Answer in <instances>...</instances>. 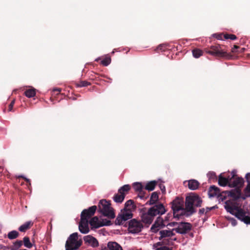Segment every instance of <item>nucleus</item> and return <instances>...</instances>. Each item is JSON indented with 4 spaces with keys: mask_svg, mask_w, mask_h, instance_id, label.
Listing matches in <instances>:
<instances>
[{
    "mask_svg": "<svg viewBox=\"0 0 250 250\" xmlns=\"http://www.w3.org/2000/svg\"><path fill=\"white\" fill-rule=\"evenodd\" d=\"M224 207L228 212L234 215L239 220L247 225H250L249 212L239 207L235 201H227Z\"/></svg>",
    "mask_w": 250,
    "mask_h": 250,
    "instance_id": "1",
    "label": "nucleus"
},
{
    "mask_svg": "<svg viewBox=\"0 0 250 250\" xmlns=\"http://www.w3.org/2000/svg\"><path fill=\"white\" fill-rule=\"evenodd\" d=\"M173 231V229L171 230L163 229L159 231V234L160 236L159 239L162 240V241L156 243L154 244V246H161L162 244L169 246L173 245V241L176 240V238H172V237L175 235Z\"/></svg>",
    "mask_w": 250,
    "mask_h": 250,
    "instance_id": "2",
    "label": "nucleus"
},
{
    "mask_svg": "<svg viewBox=\"0 0 250 250\" xmlns=\"http://www.w3.org/2000/svg\"><path fill=\"white\" fill-rule=\"evenodd\" d=\"M98 211L110 219H113L115 216L113 208L111 207L110 202L105 199L100 201L98 205Z\"/></svg>",
    "mask_w": 250,
    "mask_h": 250,
    "instance_id": "3",
    "label": "nucleus"
},
{
    "mask_svg": "<svg viewBox=\"0 0 250 250\" xmlns=\"http://www.w3.org/2000/svg\"><path fill=\"white\" fill-rule=\"evenodd\" d=\"M184 198L177 197L171 203V208L174 218H179L185 213Z\"/></svg>",
    "mask_w": 250,
    "mask_h": 250,
    "instance_id": "4",
    "label": "nucleus"
},
{
    "mask_svg": "<svg viewBox=\"0 0 250 250\" xmlns=\"http://www.w3.org/2000/svg\"><path fill=\"white\" fill-rule=\"evenodd\" d=\"M78 234L75 232L71 234L65 243L66 250H77L81 246L82 240H78Z\"/></svg>",
    "mask_w": 250,
    "mask_h": 250,
    "instance_id": "5",
    "label": "nucleus"
},
{
    "mask_svg": "<svg viewBox=\"0 0 250 250\" xmlns=\"http://www.w3.org/2000/svg\"><path fill=\"white\" fill-rule=\"evenodd\" d=\"M205 50L207 53L216 57H226L227 54L218 44L212 45L210 46L209 49L206 48Z\"/></svg>",
    "mask_w": 250,
    "mask_h": 250,
    "instance_id": "6",
    "label": "nucleus"
},
{
    "mask_svg": "<svg viewBox=\"0 0 250 250\" xmlns=\"http://www.w3.org/2000/svg\"><path fill=\"white\" fill-rule=\"evenodd\" d=\"M132 216V211L123 209L121 210V212L115 219V224L118 225H122L124 224V222L131 218Z\"/></svg>",
    "mask_w": 250,
    "mask_h": 250,
    "instance_id": "7",
    "label": "nucleus"
},
{
    "mask_svg": "<svg viewBox=\"0 0 250 250\" xmlns=\"http://www.w3.org/2000/svg\"><path fill=\"white\" fill-rule=\"evenodd\" d=\"M143 228L142 223L135 219L131 220L128 224V229L131 233H138L141 231Z\"/></svg>",
    "mask_w": 250,
    "mask_h": 250,
    "instance_id": "8",
    "label": "nucleus"
},
{
    "mask_svg": "<svg viewBox=\"0 0 250 250\" xmlns=\"http://www.w3.org/2000/svg\"><path fill=\"white\" fill-rule=\"evenodd\" d=\"M148 210L149 211V213L153 215L154 218L157 215H162L166 212L165 207L161 203L154 205Z\"/></svg>",
    "mask_w": 250,
    "mask_h": 250,
    "instance_id": "9",
    "label": "nucleus"
},
{
    "mask_svg": "<svg viewBox=\"0 0 250 250\" xmlns=\"http://www.w3.org/2000/svg\"><path fill=\"white\" fill-rule=\"evenodd\" d=\"M192 225L189 223L181 222L177 227L173 229L177 233L186 234L191 229Z\"/></svg>",
    "mask_w": 250,
    "mask_h": 250,
    "instance_id": "10",
    "label": "nucleus"
},
{
    "mask_svg": "<svg viewBox=\"0 0 250 250\" xmlns=\"http://www.w3.org/2000/svg\"><path fill=\"white\" fill-rule=\"evenodd\" d=\"M229 178V187L238 188L243 187L244 182L243 178L237 177L234 173H232V176Z\"/></svg>",
    "mask_w": 250,
    "mask_h": 250,
    "instance_id": "11",
    "label": "nucleus"
},
{
    "mask_svg": "<svg viewBox=\"0 0 250 250\" xmlns=\"http://www.w3.org/2000/svg\"><path fill=\"white\" fill-rule=\"evenodd\" d=\"M194 200L191 195L187 196L186 198L185 211L189 212L190 214H192L196 212V210L194 207Z\"/></svg>",
    "mask_w": 250,
    "mask_h": 250,
    "instance_id": "12",
    "label": "nucleus"
},
{
    "mask_svg": "<svg viewBox=\"0 0 250 250\" xmlns=\"http://www.w3.org/2000/svg\"><path fill=\"white\" fill-rule=\"evenodd\" d=\"M97 207L96 206H93L88 209H83L81 214V218L83 220L91 218L95 213Z\"/></svg>",
    "mask_w": 250,
    "mask_h": 250,
    "instance_id": "13",
    "label": "nucleus"
},
{
    "mask_svg": "<svg viewBox=\"0 0 250 250\" xmlns=\"http://www.w3.org/2000/svg\"><path fill=\"white\" fill-rule=\"evenodd\" d=\"M223 193L224 192L220 193V189L215 186H211L209 188L208 194L210 197L217 196L220 197V199L223 200L225 199V196L223 195ZM224 193H226V192H225Z\"/></svg>",
    "mask_w": 250,
    "mask_h": 250,
    "instance_id": "14",
    "label": "nucleus"
},
{
    "mask_svg": "<svg viewBox=\"0 0 250 250\" xmlns=\"http://www.w3.org/2000/svg\"><path fill=\"white\" fill-rule=\"evenodd\" d=\"M166 226L164 221L161 217H158L155 221L154 224L151 227V231L152 232L156 233L159 231L160 229L163 228Z\"/></svg>",
    "mask_w": 250,
    "mask_h": 250,
    "instance_id": "15",
    "label": "nucleus"
},
{
    "mask_svg": "<svg viewBox=\"0 0 250 250\" xmlns=\"http://www.w3.org/2000/svg\"><path fill=\"white\" fill-rule=\"evenodd\" d=\"M79 229L82 233L86 234L89 231L88 228V221L87 219H82L81 218V221L79 225Z\"/></svg>",
    "mask_w": 250,
    "mask_h": 250,
    "instance_id": "16",
    "label": "nucleus"
},
{
    "mask_svg": "<svg viewBox=\"0 0 250 250\" xmlns=\"http://www.w3.org/2000/svg\"><path fill=\"white\" fill-rule=\"evenodd\" d=\"M83 240L85 243L90 245L93 248L97 247L99 245V243L97 239L91 235L84 236Z\"/></svg>",
    "mask_w": 250,
    "mask_h": 250,
    "instance_id": "17",
    "label": "nucleus"
},
{
    "mask_svg": "<svg viewBox=\"0 0 250 250\" xmlns=\"http://www.w3.org/2000/svg\"><path fill=\"white\" fill-rule=\"evenodd\" d=\"M142 221L147 225H150L152 222L154 217L149 211L148 210L147 212L143 213L141 216Z\"/></svg>",
    "mask_w": 250,
    "mask_h": 250,
    "instance_id": "18",
    "label": "nucleus"
},
{
    "mask_svg": "<svg viewBox=\"0 0 250 250\" xmlns=\"http://www.w3.org/2000/svg\"><path fill=\"white\" fill-rule=\"evenodd\" d=\"M91 228H98L103 226L102 222L99 221V218L97 216L93 217L89 221Z\"/></svg>",
    "mask_w": 250,
    "mask_h": 250,
    "instance_id": "19",
    "label": "nucleus"
},
{
    "mask_svg": "<svg viewBox=\"0 0 250 250\" xmlns=\"http://www.w3.org/2000/svg\"><path fill=\"white\" fill-rule=\"evenodd\" d=\"M230 177H224L222 174H221L218 177V184L220 186L225 187L227 185H229Z\"/></svg>",
    "mask_w": 250,
    "mask_h": 250,
    "instance_id": "20",
    "label": "nucleus"
},
{
    "mask_svg": "<svg viewBox=\"0 0 250 250\" xmlns=\"http://www.w3.org/2000/svg\"><path fill=\"white\" fill-rule=\"evenodd\" d=\"M136 208L134 201L132 200H129L125 202L124 209L132 211Z\"/></svg>",
    "mask_w": 250,
    "mask_h": 250,
    "instance_id": "21",
    "label": "nucleus"
},
{
    "mask_svg": "<svg viewBox=\"0 0 250 250\" xmlns=\"http://www.w3.org/2000/svg\"><path fill=\"white\" fill-rule=\"evenodd\" d=\"M199 186V183L196 180H190L188 181V187L191 190L197 189Z\"/></svg>",
    "mask_w": 250,
    "mask_h": 250,
    "instance_id": "22",
    "label": "nucleus"
},
{
    "mask_svg": "<svg viewBox=\"0 0 250 250\" xmlns=\"http://www.w3.org/2000/svg\"><path fill=\"white\" fill-rule=\"evenodd\" d=\"M33 225V223L32 221L26 222L19 228V230L21 232H25L30 229Z\"/></svg>",
    "mask_w": 250,
    "mask_h": 250,
    "instance_id": "23",
    "label": "nucleus"
},
{
    "mask_svg": "<svg viewBox=\"0 0 250 250\" xmlns=\"http://www.w3.org/2000/svg\"><path fill=\"white\" fill-rule=\"evenodd\" d=\"M125 198V194L119 193V191L117 194H115L113 197V200L117 203H121L123 202Z\"/></svg>",
    "mask_w": 250,
    "mask_h": 250,
    "instance_id": "24",
    "label": "nucleus"
},
{
    "mask_svg": "<svg viewBox=\"0 0 250 250\" xmlns=\"http://www.w3.org/2000/svg\"><path fill=\"white\" fill-rule=\"evenodd\" d=\"M107 247L109 250H123L122 247L115 242H109Z\"/></svg>",
    "mask_w": 250,
    "mask_h": 250,
    "instance_id": "25",
    "label": "nucleus"
},
{
    "mask_svg": "<svg viewBox=\"0 0 250 250\" xmlns=\"http://www.w3.org/2000/svg\"><path fill=\"white\" fill-rule=\"evenodd\" d=\"M157 182L156 181H151L147 183L145 186V189L148 191H152L154 189Z\"/></svg>",
    "mask_w": 250,
    "mask_h": 250,
    "instance_id": "26",
    "label": "nucleus"
},
{
    "mask_svg": "<svg viewBox=\"0 0 250 250\" xmlns=\"http://www.w3.org/2000/svg\"><path fill=\"white\" fill-rule=\"evenodd\" d=\"M229 195H230V196L233 198L238 199L240 197L241 195V190L237 188L234 190H231L229 192Z\"/></svg>",
    "mask_w": 250,
    "mask_h": 250,
    "instance_id": "27",
    "label": "nucleus"
},
{
    "mask_svg": "<svg viewBox=\"0 0 250 250\" xmlns=\"http://www.w3.org/2000/svg\"><path fill=\"white\" fill-rule=\"evenodd\" d=\"M192 198L194 200V206L196 207H200L201 206L202 200L198 195H191Z\"/></svg>",
    "mask_w": 250,
    "mask_h": 250,
    "instance_id": "28",
    "label": "nucleus"
},
{
    "mask_svg": "<svg viewBox=\"0 0 250 250\" xmlns=\"http://www.w3.org/2000/svg\"><path fill=\"white\" fill-rule=\"evenodd\" d=\"M158 194L157 192H153L150 196L149 201H148L149 205L154 204L158 200Z\"/></svg>",
    "mask_w": 250,
    "mask_h": 250,
    "instance_id": "29",
    "label": "nucleus"
},
{
    "mask_svg": "<svg viewBox=\"0 0 250 250\" xmlns=\"http://www.w3.org/2000/svg\"><path fill=\"white\" fill-rule=\"evenodd\" d=\"M22 245V241L21 240H17L13 245L10 246V249L11 250H18V249Z\"/></svg>",
    "mask_w": 250,
    "mask_h": 250,
    "instance_id": "30",
    "label": "nucleus"
},
{
    "mask_svg": "<svg viewBox=\"0 0 250 250\" xmlns=\"http://www.w3.org/2000/svg\"><path fill=\"white\" fill-rule=\"evenodd\" d=\"M130 188V186L129 185H125L120 188L118 191L119 193H123L125 194H125L128 193Z\"/></svg>",
    "mask_w": 250,
    "mask_h": 250,
    "instance_id": "31",
    "label": "nucleus"
},
{
    "mask_svg": "<svg viewBox=\"0 0 250 250\" xmlns=\"http://www.w3.org/2000/svg\"><path fill=\"white\" fill-rule=\"evenodd\" d=\"M24 95L28 98H32L36 95V89L30 88L27 89L24 92Z\"/></svg>",
    "mask_w": 250,
    "mask_h": 250,
    "instance_id": "32",
    "label": "nucleus"
},
{
    "mask_svg": "<svg viewBox=\"0 0 250 250\" xmlns=\"http://www.w3.org/2000/svg\"><path fill=\"white\" fill-rule=\"evenodd\" d=\"M19 232L16 230H12L8 232L7 237L10 239H14L18 238L19 236Z\"/></svg>",
    "mask_w": 250,
    "mask_h": 250,
    "instance_id": "33",
    "label": "nucleus"
},
{
    "mask_svg": "<svg viewBox=\"0 0 250 250\" xmlns=\"http://www.w3.org/2000/svg\"><path fill=\"white\" fill-rule=\"evenodd\" d=\"M22 244L23 243L24 246L29 249H30L32 247L33 245L32 243L30 242V239L28 237H24L23 239Z\"/></svg>",
    "mask_w": 250,
    "mask_h": 250,
    "instance_id": "34",
    "label": "nucleus"
},
{
    "mask_svg": "<svg viewBox=\"0 0 250 250\" xmlns=\"http://www.w3.org/2000/svg\"><path fill=\"white\" fill-rule=\"evenodd\" d=\"M192 52L193 57L195 58H198L203 55V51L198 48L193 49Z\"/></svg>",
    "mask_w": 250,
    "mask_h": 250,
    "instance_id": "35",
    "label": "nucleus"
},
{
    "mask_svg": "<svg viewBox=\"0 0 250 250\" xmlns=\"http://www.w3.org/2000/svg\"><path fill=\"white\" fill-rule=\"evenodd\" d=\"M75 86L77 87H85L88 85H90L91 83L86 81H81L79 83H75Z\"/></svg>",
    "mask_w": 250,
    "mask_h": 250,
    "instance_id": "36",
    "label": "nucleus"
},
{
    "mask_svg": "<svg viewBox=\"0 0 250 250\" xmlns=\"http://www.w3.org/2000/svg\"><path fill=\"white\" fill-rule=\"evenodd\" d=\"M133 187L136 191L139 192L143 190V186L140 183H135L133 184Z\"/></svg>",
    "mask_w": 250,
    "mask_h": 250,
    "instance_id": "37",
    "label": "nucleus"
},
{
    "mask_svg": "<svg viewBox=\"0 0 250 250\" xmlns=\"http://www.w3.org/2000/svg\"><path fill=\"white\" fill-rule=\"evenodd\" d=\"M165 245V244H162L161 246H154L153 245L154 247H158L156 248L155 250H172L171 248H170L167 246H163Z\"/></svg>",
    "mask_w": 250,
    "mask_h": 250,
    "instance_id": "38",
    "label": "nucleus"
},
{
    "mask_svg": "<svg viewBox=\"0 0 250 250\" xmlns=\"http://www.w3.org/2000/svg\"><path fill=\"white\" fill-rule=\"evenodd\" d=\"M224 38L226 40L230 39L231 40H235L237 39V37L233 34H226L224 35Z\"/></svg>",
    "mask_w": 250,
    "mask_h": 250,
    "instance_id": "39",
    "label": "nucleus"
},
{
    "mask_svg": "<svg viewBox=\"0 0 250 250\" xmlns=\"http://www.w3.org/2000/svg\"><path fill=\"white\" fill-rule=\"evenodd\" d=\"M111 62V59L109 57L105 58L101 61V63L104 66H107Z\"/></svg>",
    "mask_w": 250,
    "mask_h": 250,
    "instance_id": "40",
    "label": "nucleus"
},
{
    "mask_svg": "<svg viewBox=\"0 0 250 250\" xmlns=\"http://www.w3.org/2000/svg\"><path fill=\"white\" fill-rule=\"evenodd\" d=\"M138 197L141 199H146L148 197V195H146L145 192L142 190L140 191H139Z\"/></svg>",
    "mask_w": 250,
    "mask_h": 250,
    "instance_id": "41",
    "label": "nucleus"
},
{
    "mask_svg": "<svg viewBox=\"0 0 250 250\" xmlns=\"http://www.w3.org/2000/svg\"><path fill=\"white\" fill-rule=\"evenodd\" d=\"M208 176L209 179H214L216 178V173L212 171L209 172L208 173Z\"/></svg>",
    "mask_w": 250,
    "mask_h": 250,
    "instance_id": "42",
    "label": "nucleus"
},
{
    "mask_svg": "<svg viewBox=\"0 0 250 250\" xmlns=\"http://www.w3.org/2000/svg\"><path fill=\"white\" fill-rule=\"evenodd\" d=\"M166 45L164 44H160L157 48V50H160L161 51H165L166 49Z\"/></svg>",
    "mask_w": 250,
    "mask_h": 250,
    "instance_id": "43",
    "label": "nucleus"
},
{
    "mask_svg": "<svg viewBox=\"0 0 250 250\" xmlns=\"http://www.w3.org/2000/svg\"><path fill=\"white\" fill-rule=\"evenodd\" d=\"M15 100H13L8 106V111H11L12 110L13 106L15 104Z\"/></svg>",
    "mask_w": 250,
    "mask_h": 250,
    "instance_id": "44",
    "label": "nucleus"
},
{
    "mask_svg": "<svg viewBox=\"0 0 250 250\" xmlns=\"http://www.w3.org/2000/svg\"><path fill=\"white\" fill-rule=\"evenodd\" d=\"M246 194H249L247 195L248 196H250V183H248L246 189Z\"/></svg>",
    "mask_w": 250,
    "mask_h": 250,
    "instance_id": "45",
    "label": "nucleus"
},
{
    "mask_svg": "<svg viewBox=\"0 0 250 250\" xmlns=\"http://www.w3.org/2000/svg\"><path fill=\"white\" fill-rule=\"evenodd\" d=\"M224 34H215L214 36L218 40H223L224 38Z\"/></svg>",
    "mask_w": 250,
    "mask_h": 250,
    "instance_id": "46",
    "label": "nucleus"
},
{
    "mask_svg": "<svg viewBox=\"0 0 250 250\" xmlns=\"http://www.w3.org/2000/svg\"><path fill=\"white\" fill-rule=\"evenodd\" d=\"M17 177L18 178H21L23 179L27 183H28L30 185H31L30 180L29 179H28L22 175L19 176Z\"/></svg>",
    "mask_w": 250,
    "mask_h": 250,
    "instance_id": "47",
    "label": "nucleus"
},
{
    "mask_svg": "<svg viewBox=\"0 0 250 250\" xmlns=\"http://www.w3.org/2000/svg\"><path fill=\"white\" fill-rule=\"evenodd\" d=\"M159 186V188H160V189L161 190L162 193H165L166 192L165 186L163 184H160Z\"/></svg>",
    "mask_w": 250,
    "mask_h": 250,
    "instance_id": "48",
    "label": "nucleus"
},
{
    "mask_svg": "<svg viewBox=\"0 0 250 250\" xmlns=\"http://www.w3.org/2000/svg\"><path fill=\"white\" fill-rule=\"evenodd\" d=\"M239 48H240L239 46L235 45H234L233 47L232 48L231 51L233 53H235V52H238V51L237 50Z\"/></svg>",
    "mask_w": 250,
    "mask_h": 250,
    "instance_id": "49",
    "label": "nucleus"
},
{
    "mask_svg": "<svg viewBox=\"0 0 250 250\" xmlns=\"http://www.w3.org/2000/svg\"><path fill=\"white\" fill-rule=\"evenodd\" d=\"M215 208V207H210V208H205V210H206V212H205V214H207L208 212L209 211L214 209Z\"/></svg>",
    "mask_w": 250,
    "mask_h": 250,
    "instance_id": "50",
    "label": "nucleus"
},
{
    "mask_svg": "<svg viewBox=\"0 0 250 250\" xmlns=\"http://www.w3.org/2000/svg\"><path fill=\"white\" fill-rule=\"evenodd\" d=\"M179 224V223H178L177 222H173L169 223L167 225L171 226V227H176L177 226H178Z\"/></svg>",
    "mask_w": 250,
    "mask_h": 250,
    "instance_id": "51",
    "label": "nucleus"
},
{
    "mask_svg": "<svg viewBox=\"0 0 250 250\" xmlns=\"http://www.w3.org/2000/svg\"><path fill=\"white\" fill-rule=\"evenodd\" d=\"M247 181L248 183H250V173H248L245 176Z\"/></svg>",
    "mask_w": 250,
    "mask_h": 250,
    "instance_id": "52",
    "label": "nucleus"
},
{
    "mask_svg": "<svg viewBox=\"0 0 250 250\" xmlns=\"http://www.w3.org/2000/svg\"><path fill=\"white\" fill-rule=\"evenodd\" d=\"M103 226H109L111 225V221L109 220H106V222H104V221L102 222Z\"/></svg>",
    "mask_w": 250,
    "mask_h": 250,
    "instance_id": "53",
    "label": "nucleus"
},
{
    "mask_svg": "<svg viewBox=\"0 0 250 250\" xmlns=\"http://www.w3.org/2000/svg\"><path fill=\"white\" fill-rule=\"evenodd\" d=\"M206 210L205 208H202L199 209V213L201 215L205 213Z\"/></svg>",
    "mask_w": 250,
    "mask_h": 250,
    "instance_id": "54",
    "label": "nucleus"
},
{
    "mask_svg": "<svg viewBox=\"0 0 250 250\" xmlns=\"http://www.w3.org/2000/svg\"><path fill=\"white\" fill-rule=\"evenodd\" d=\"M231 223L233 226H235L237 224L236 220L233 218L231 219Z\"/></svg>",
    "mask_w": 250,
    "mask_h": 250,
    "instance_id": "55",
    "label": "nucleus"
},
{
    "mask_svg": "<svg viewBox=\"0 0 250 250\" xmlns=\"http://www.w3.org/2000/svg\"><path fill=\"white\" fill-rule=\"evenodd\" d=\"M54 91H58L59 92H60L61 91V89L60 88H55L53 90Z\"/></svg>",
    "mask_w": 250,
    "mask_h": 250,
    "instance_id": "56",
    "label": "nucleus"
},
{
    "mask_svg": "<svg viewBox=\"0 0 250 250\" xmlns=\"http://www.w3.org/2000/svg\"><path fill=\"white\" fill-rule=\"evenodd\" d=\"M245 49L244 48H242L240 49V51H238V52H239L240 53L243 52L245 51Z\"/></svg>",
    "mask_w": 250,
    "mask_h": 250,
    "instance_id": "57",
    "label": "nucleus"
},
{
    "mask_svg": "<svg viewBox=\"0 0 250 250\" xmlns=\"http://www.w3.org/2000/svg\"><path fill=\"white\" fill-rule=\"evenodd\" d=\"M26 250V249H22V250Z\"/></svg>",
    "mask_w": 250,
    "mask_h": 250,
    "instance_id": "58",
    "label": "nucleus"
},
{
    "mask_svg": "<svg viewBox=\"0 0 250 250\" xmlns=\"http://www.w3.org/2000/svg\"><path fill=\"white\" fill-rule=\"evenodd\" d=\"M0 169H2V168L1 167H0Z\"/></svg>",
    "mask_w": 250,
    "mask_h": 250,
    "instance_id": "59",
    "label": "nucleus"
}]
</instances>
